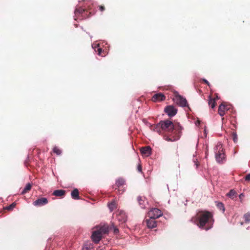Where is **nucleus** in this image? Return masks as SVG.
<instances>
[{
    "label": "nucleus",
    "instance_id": "nucleus-1",
    "mask_svg": "<svg viewBox=\"0 0 250 250\" xmlns=\"http://www.w3.org/2000/svg\"><path fill=\"white\" fill-rule=\"evenodd\" d=\"M150 128L163 135L165 140L170 142L176 141L180 138L182 129L179 123L174 124L169 120L161 121L157 124L151 125Z\"/></svg>",
    "mask_w": 250,
    "mask_h": 250
},
{
    "label": "nucleus",
    "instance_id": "nucleus-2",
    "mask_svg": "<svg viewBox=\"0 0 250 250\" xmlns=\"http://www.w3.org/2000/svg\"><path fill=\"white\" fill-rule=\"evenodd\" d=\"M191 220L200 229L206 230L211 229L214 223L212 213L207 210L199 211Z\"/></svg>",
    "mask_w": 250,
    "mask_h": 250
},
{
    "label": "nucleus",
    "instance_id": "nucleus-3",
    "mask_svg": "<svg viewBox=\"0 0 250 250\" xmlns=\"http://www.w3.org/2000/svg\"><path fill=\"white\" fill-rule=\"evenodd\" d=\"M214 152L217 162L218 163H223L224 161L225 160V155L221 144H217L214 148Z\"/></svg>",
    "mask_w": 250,
    "mask_h": 250
},
{
    "label": "nucleus",
    "instance_id": "nucleus-4",
    "mask_svg": "<svg viewBox=\"0 0 250 250\" xmlns=\"http://www.w3.org/2000/svg\"><path fill=\"white\" fill-rule=\"evenodd\" d=\"M163 215L161 210L157 208L151 209L148 212V216L149 218H158Z\"/></svg>",
    "mask_w": 250,
    "mask_h": 250
},
{
    "label": "nucleus",
    "instance_id": "nucleus-5",
    "mask_svg": "<svg viewBox=\"0 0 250 250\" xmlns=\"http://www.w3.org/2000/svg\"><path fill=\"white\" fill-rule=\"evenodd\" d=\"M125 181L122 178H119L116 180L115 187H114L115 190L118 189V191L120 194L124 192V189L122 187L125 185Z\"/></svg>",
    "mask_w": 250,
    "mask_h": 250
},
{
    "label": "nucleus",
    "instance_id": "nucleus-6",
    "mask_svg": "<svg viewBox=\"0 0 250 250\" xmlns=\"http://www.w3.org/2000/svg\"><path fill=\"white\" fill-rule=\"evenodd\" d=\"M173 100L177 104L181 106L184 107L187 105L186 99L180 95H176Z\"/></svg>",
    "mask_w": 250,
    "mask_h": 250
},
{
    "label": "nucleus",
    "instance_id": "nucleus-7",
    "mask_svg": "<svg viewBox=\"0 0 250 250\" xmlns=\"http://www.w3.org/2000/svg\"><path fill=\"white\" fill-rule=\"evenodd\" d=\"M165 112L170 117L174 116L176 115L177 110L172 105H168L165 108Z\"/></svg>",
    "mask_w": 250,
    "mask_h": 250
},
{
    "label": "nucleus",
    "instance_id": "nucleus-8",
    "mask_svg": "<svg viewBox=\"0 0 250 250\" xmlns=\"http://www.w3.org/2000/svg\"><path fill=\"white\" fill-rule=\"evenodd\" d=\"M96 227L103 235L108 234L109 230L111 229V227H110L107 224H104L103 225L101 224Z\"/></svg>",
    "mask_w": 250,
    "mask_h": 250
},
{
    "label": "nucleus",
    "instance_id": "nucleus-9",
    "mask_svg": "<svg viewBox=\"0 0 250 250\" xmlns=\"http://www.w3.org/2000/svg\"><path fill=\"white\" fill-rule=\"evenodd\" d=\"M47 199L45 197H42L33 202V204L34 206L36 207H41L47 204Z\"/></svg>",
    "mask_w": 250,
    "mask_h": 250
},
{
    "label": "nucleus",
    "instance_id": "nucleus-10",
    "mask_svg": "<svg viewBox=\"0 0 250 250\" xmlns=\"http://www.w3.org/2000/svg\"><path fill=\"white\" fill-rule=\"evenodd\" d=\"M75 14L76 16H79L80 15L83 18L88 17V11L82 7L76 9L75 10Z\"/></svg>",
    "mask_w": 250,
    "mask_h": 250
},
{
    "label": "nucleus",
    "instance_id": "nucleus-11",
    "mask_svg": "<svg viewBox=\"0 0 250 250\" xmlns=\"http://www.w3.org/2000/svg\"><path fill=\"white\" fill-rule=\"evenodd\" d=\"M102 238V237L99 234V230H96L95 229L92 232V234L91 235V239L95 244L99 243Z\"/></svg>",
    "mask_w": 250,
    "mask_h": 250
},
{
    "label": "nucleus",
    "instance_id": "nucleus-12",
    "mask_svg": "<svg viewBox=\"0 0 250 250\" xmlns=\"http://www.w3.org/2000/svg\"><path fill=\"white\" fill-rule=\"evenodd\" d=\"M117 219L121 223H124L126 221V215L124 211H120L117 214Z\"/></svg>",
    "mask_w": 250,
    "mask_h": 250
},
{
    "label": "nucleus",
    "instance_id": "nucleus-13",
    "mask_svg": "<svg viewBox=\"0 0 250 250\" xmlns=\"http://www.w3.org/2000/svg\"><path fill=\"white\" fill-rule=\"evenodd\" d=\"M166 96L161 93L155 94L152 97V101L154 102H159L165 100Z\"/></svg>",
    "mask_w": 250,
    "mask_h": 250
},
{
    "label": "nucleus",
    "instance_id": "nucleus-14",
    "mask_svg": "<svg viewBox=\"0 0 250 250\" xmlns=\"http://www.w3.org/2000/svg\"><path fill=\"white\" fill-rule=\"evenodd\" d=\"M140 152L142 155L148 157L151 154V148L149 146H146L140 148Z\"/></svg>",
    "mask_w": 250,
    "mask_h": 250
},
{
    "label": "nucleus",
    "instance_id": "nucleus-15",
    "mask_svg": "<svg viewBox=\"0 0 250 250\" xmlns=\"http://www.w3.org/2000/svg\"><path fill=\"white\" fill-rule=\"evenodd\" d=\"M155 219V218H150L146 220V225L148 228L153 229L157 227V222Z\"/></svg>",
    "mask_w": 250,
    "mask_h": 250
},
{
    "label": "nucleus",
    "instance_id": "nucleus-16",
    "mask_svg": "<svg viewBox=\"0 0 250 250\" xmlns=\"http://www.w3.org/2000/svg\"><path fill=\"white\" fill-rule=\"evenodd\" d=\"M228 110L227 105L225 103H223L219 106L218 113L221 116H223Z\"/></svg>",
    "mask_w": 250,
    "mask_h": 250
},
{
    "label": "nucleus",
    "instance_id": "nucleus-17",
    "mask_svg": "<svg viewBox=\"0 0 250 250\" xmlns=\"http://www.w3.org/2000/svg\"><path fill=\"white\" fill-rule=\"evenodd\" d=\"M65 194V191L62 189L55 190L53 191L52 195L55 196L63 197Z\"/></svg>",
    "mask_w": 250,
    "mask_h": 250
},
{
    "label": "nucleus",
    "instance_id": "nucleus-18",
    "mask_svg": "<svg viewBox=\"0 0 250 250\" xmlns=\"http://www.w3.org/2000/svg\"><path fill=\"white\" fill-rule=\"evenodd\" d=\"M72 198L75 200H78L80 199L79 192L77 188H75L72 191L71 193Z\"/></svg>",
    "mask_w": 250,
    "mask_h": 250
},
{
    "label": "nucleus",
    "instance_id": "nucleus-19",
    "mask_svg": "<svg viewBox=\"0 0 250 250\" xmlns=\"http://www.w3.org/2000/svg\"><path fill=\"white\" fill-rule=\"evenodd\" d=\"M208 104L211 108H214L216 105L215 99L212 98L210 95L208 96Z\"/></svg>",
    "mask_w": 250,
    "mask_h": 250
},
{
    "label": "nucleus",
    "instance_id": "nucleus-20",
    "mask_svg": "<svg viewBox=\"0 0 250 250\" xmlns=\"http://www.w3.org/2000/svg\"><path fill=\"white\" fill-rule=\"evenodd\" d=\"M215 203L218 209L221 210L223 212H224L225 211L224 205L222 202L218 201H216Z\"/></svg>",
    "mask_w": 250,
    "mask_h": 250
},
{
    "label": "nucleus",
    "instance_id": "nucleus-21",
    "mask_svg": "<svg viewBox=\"0 0 250 250\" xmlns=\"http://www.w3.org/2000/svg\"><path fill=\"white\" fill-rule=\"evenodd\" d=\"M32 185L30 183L27 184L21 192L22 194H24L27 192H28L31 189Z\"/></svg>",
    "mask_w": 250,
    "mask_h": 250
},
{
    "label": "nucleus",
    "instance_id": "nucleus-22",
    "mask_svg": "<svg viewBox=\"0 0 250 250\" xmlns=\"http://www.w3.org/2000/svg\"><path fill=\"white\" fill-rule=\"evenodd\" d=\"M137 201H138V202L139 203V204L141 206L142 208H145V201L144 200V198H143L141 196H138L137 197Z\"/></svg>",
    "mask_w": 250,
    "mask_h": 250
},
{
    "label": "nucleus",
    "instance_id": "nucleus-23",
    "mask_svg": "<svg viewBox=\"0 0 250 250\" xmlns=\"http://www.w3.org/2000/svg\"><path fill=\"white\" fill-rule=\"evenodd\" d=\"M108 208L111 211L117 208V204L115 201H112L108 204Z\"/></svg>",
    "mask_w": 250,
    "mask_h": 250
},
{
    "label": "nucleus",
    "instance_id": "nucleus-24",
    "mask_svg": "<svg viewBox=\"0 0 250 250\" xmlns=\"http://www.w3.org/2000/svg\"><path fill=\"white\" fill-rule=\"evenodd\" d=\"M237 193L233 189H231L229 191V192L227 193V195L232 199H234L236 197Z\"/></svg>",
    "mask_w": 250,
    "mask_h": 250
},
{
    "label": "nucleus",
    "instance_id": "nucleus-25",
    "mask_svg": "<svg viewBox=\"0 0 250 250\" xmlns=\"http://www.w3.org/2000/svg\"><path fill=\"white\" fill-rule=\"evenodd\" d=\"M244 218L246 223L250 222V212H247L244 215Z\"/></svg>",
    "mask_w": 250,
    "mask_h": 250
},
{
    "label": "nucleus",
    "instance_id": "nucleus-26",
    "mask_svg": "<svg viewBox=\"0 0 250 250\" xmlns=\"http://www.w3.org/2000/svg\"><path fill=\"white\" fill-rule=\"evenodd\" d=\"M53 151L54 153L58 155H61L62 153V151L57 146H55L53 149Z\"/></svg>",
    "mask_w": 250,
    "mask_h": 250
},
{
    "label": "nucleus",
    "instance_id": "nucleus-27",
    "mask_svg": "<svg viewBox=\"0 0 250 250\" xmlns=\"http://www.w3.org/2000/svg\"><path fill=\"white\" fill-rule=\"evenodd\" d=\"M231 136L234 143H237L238 140L237 135L236 132H233L231 134Z\"/></svg>",
    "mask_w": 250,
    "mask_h": 250
},
{
    "label": "nucleus",
    "instance_id": "nucleus-28",
    "mask_svg": "<svg viewBox=\"0 0 250 250\" xmlns=\"http://www.w3.org/2000/svg\"><path fill=\"white\" fill-rule=\"evenodd\" d=\"M15 206H16V204L14 203H13L9 206H6L5 208V209L6 210H11L15 207Z\"/></svg>",
    "mask_w": 250,
    "mask_h": 250
},
{
    "label": "nucleus",
    "instance_id": "nucleus-29",
    "mask_svg": "<svg viewBox=\"0 0 250 250\" xmlns=\"http://www.w3.org/2000/svg\"><path fill=\"white\" fill-rule=\"evenodd\" d=\"M111 227V228L113 227V228L114 229V232L115 234H117L119 233V230L118 229H117L116 227H115L114 224L113 223L112 224V227Z\"/></svg>",
    "mask_w": 250,
    "mask_h": 250
},
{
    "label": "nucleus",
    "instance_id": "nucleus-30",
    "mask_svg": "<svg viewBox=\"0 0 250 250\" xmlns=\"http://www.w3.org/2000/svg\"><path fill=\"white\" fill-rule=\"evenodd\" d=\"M98 8H99V10L101 12L104 11L105 9V7L104 5H99Z\"/></svg>",
    "mask_w": 250,
    "mask_h": 250
},
{
    "label": "nucleus",
    "instance_id": "nucleus-31",
    "mask_svg": "<svg viewBox=\"0 0 250 250\" xmlns=\"http://www.w3.org/2000/svg\"><path fill=\"white\" fill-rule=\"evenodd\" d=\"M245 180L247 181H250V173L247 174L245 177Z\"/></svg>",
    "mask_w": 250,
    "mask_h": 250
},
{
    "label": "nucleus",
    "instance_id": "nucleus-32",
    "mask_svg": "<svg viewBox=\"0 0 250 250\" xmlns=\"http://www.w3.org/2000/svg\"><path fill=\"white\" fill-rule=\"evenodd\" d=\"M97 51H98V54L99 56L102 55V48H98Z\"/></svg>",
    "mask_w": 250,
    "mask_h": 250
},
{
    "label": "nucleus",
    "instance_id": "nucleus-33",
    "mask_svg": "<svg viewBox=\"0 0 250 250\" xmlns=\"http://www.w3.org/2000/svg\"><path fill=\"white\" fill-rule=\"evenodd\" d=\"M137 169H138V171H139V172L142 171V167H141V164H138V167H137Z\"/></svg>",
    "mask_w": 250,
    "mask_h": 250
},
{
    "label": "nucleus",
    "instance_id": "nucleus-34",
    "mask_svg": "<svg viewBox=\"0 0 250 250\" xmlns=\"http://www.w3.org/2000/svg\"><path fill=\"white\" fill-rule=\"evenodd\" d=\"M83 250H91L90 248H89L87 246H85L83 247Z\"/></svg>",
    "mask_w": 250,
    "mask_h": 250
},
{
    "label": "nucleus",
    "instance_id": "nucleus-35",
    "mask_svg": "<svg viewBox=\"0 0 250 250\" xmlns=\"http://www.w3.org/2000/svg\"><path fill=\"white\" fill-rule=\"evenodd\" d=\"M95 229L96 230H99V234L101 235V236L102 237H103V234L102 233V232H101V231H100V230L97 228V227H96L95 228Z\"/></svg>",
    "mask_w": 250,
    "mask_h": 250
},
{
    "label": "nucleus",
    "instance_id": "nucleus-36",
    "mask_svg": "<svg viewBox=\"0 0 250 250\" xmlns=\"http://www.w3.org/2000/svg\"><path fill=\"white\" fill-rule=\"evenodd\" d=\"M203 82H204L205 83L207 84L208 85H209V83H208V82L207 80H206V79H203Z\"/></svg>",
    "mask_w": 250,
    "mask_h": 250
},
{
    "label": "nucleus",
    "instance_id": "nucleus-37",
    "mask_svg": "<svg viewBox=\"0 0 250 250\" xmlns=\"http://www.w3.org/2000/svg\"><path fill=\"white\" fill-rule=\"evenodd\" d=\"M214 98V99H215V101H216V100L219 99L218 96V95H217V94H215V98Z\"/></svg>",
    "mask_w": 250,
    "mask_h": 250
},
{
    "label": "nucleus",
    "instance_id": "nucleus-38",
    "mask_svg": "<svg viewBox=\"0 0 250 250\" xmlns=\"http://www.w3.org/2000/svg\"><path fill=\"white\" fill-rule=\"evenodd\" d=\"M242 196H243V194H241L240 195V198H241V197H242Z\"/></svg>",
    "mask_w": 250,
    "mask_h": 250
},
{
    "label": "nucleus",
    "instance_id": "nucleus-39",
    "mask_svg": "<svg viewBox=\"0 0 250 250\" xmlns=\"http://www.w3.org/2000/svg\"><path fill=\"white\" fill-rule=\"evenodd\" d=\"M196 167H197L198 164L197 163H196Z\"/></svg>",
    "mask_w": 250,
    "mask_h": 250
},
{
    "label": "nucleus",
    "instance_id": "nucleus-40",
    "mask_svg": "<svg viewBox=\"0 0 250 250\" xmlns=\"http://www.w3.org/2000/svg\"><path fill=\"white\" fill-rule=\"evenodd\" d=\"M243 225V222H241V225Z\"/></svg>",
    "mask_w": 250,
    "mask_h": 250
},
{
    "label": "nucleus",
    "instance_id": "nucleus-41",
    "mask_svg": "<svg viewBox=\"0 0 250 250\" xmlns=\"http://www.w3.org/2000/svg\"><path fill=\"white\" fill-rule=\"evenodd\" d=\"M248 229H250V227L248 228Z\"/></svg>",
    "mask_w": 250,
    "mask_h": 250
}]
</instances>
